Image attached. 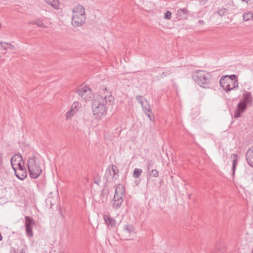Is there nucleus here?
Wrapping results in <instances>:
<instances>
[{
	"mask_svg": "<svg viewBox=\"0 0 253 253\" xmlns=\"http://www.w3.org/2000/svg\"><path fill=\"white\" fill-rule=\"evenodd\" d=\"M153 163H152V162L151 160H148L147 161V166H148V169L149 170L150 169V167H151V166L152 165Z\"/></svg>",
	"mask_w": 253,
	"mask_h": 253,
	"instance_id": "obj_34",
	"label": "nucleus"
},
{
	"mask_svg": "<svg viewBox=\"0 0 253 253\" xmlns=\"http://www.w3.org/2000/svg\"><path fill=\"white\" fill-rule=\"evenodd\" d=\"M85 12L84 7L81 5H78L73 9L72 24L75 27H80L85 22Z\"/></svg>",
	"mask_w": 253,
	"mask_h": 253,
	"instance_id": "obj_3",
	"label": "nucleus"
},
{
	"mask_svg": "<svg viewBox=\"0 0 253 253\" xmlns=\"http://www.w3.org/2000/svg\"><path fill=\"white\" fill-rule=\"evenodd\" d=\"M46 3L51 5L55 9H57L59 7V2L58 0H44Z\"/></svg>",
	"mask_w": 253,
	"mask_h": 253,
	"instance_id": "obj_20",
	"label": "nucleus"
},
{
	"mask_svg": "<svg viewBox=\"0 0 253 253\" xmlns=\"http://www.w3.org/2000/svg\"><path fill=\"white\" fill-rule=\"evenodd\" d=\"M151 113H145V114L149 118L150 121L154 122L155 121V117L153 114H151Z\"/></svg>",
	"mask_w": 253,
	"mask_h": 253,
	"instance_id": "obj_30",
	"label": "nucleus"
},
{
	"mask_svg": "<svg viewBox=\"0 0 253 253\" xmlns=\"http://www.w3.org/2000/svg\"><path fill=\"white\" fill-rule=\"evenodd\" d=\"M241 102H244L246 105L250 106L252 105L253 97L251 92L247 91H245L243 94V100L240 101Z\"/></svg>",
	"mask_w": 253,
	"mask_h": 253,
	"instance_id": "obj_13",
	"label": "nucleus"
},
{
	"mask_svg": "<svg viewBox=\"0 0 253 253\" xmlns=\"http://www.w3.org/2000/svg\"><path fill=\"white\" fill-rule=\"evenodd\" d=\"M25 230L27 235L29 237H32L33 236V233L32 231V226L35 225L36 223L33 218L29 216H25Z\"/></svg>",
	"mask_w": 253,
	"mask_h": 253,
	"instance_id": "obj_9",
	"label": "nucleus"
},
{
	"mask_svg": "<svg viewBox=\"0 0 253 253\" xmlns=\"http://www.w3.org/2000/svg\"><path fill=\"white\" fill-rule=\"evenodd\" d=\"M219 83L220 86L226 92L238 87V82H233V81L229 80H228V81H226L224 79L220 78Z\"/></svg>",
	"mask_w": 253,
	"mask_h": 253,
	"instance_id": "obj_8",
	"label": "nucleus"
},
{
	"mask_svg": "<svg viewBox=\"0 0 253 253\" xmlns=\"http://www.w3.org/2000/svg\"><path fill=\"white\" fill-rule=\"evenodd\" d=\"M150 176L154 177H158L159 176V171H157L156 169H152L150 172Z\"/></svg>",
	"mask_w": 253,
	"mask_h": 253,
	"instance_id": "obj_29",
	"label": "nucleus"
},
{
	"mask_svg": "<svg viewBox=\"0 0 253 253\" xmlns=\"http://www.w3.org/2000/svg\"><path fill=\"white\" fill-rule=\"evenodd\" d=\"M104 220L106 224L110 227H114L116 224V221L110 215L105 214L103 215Z\"/></svg>",
	"mask_w": 253,
	"mask_h": 253,
	"instance_id": "obj_16",
	"label": "nucleus"
},
{
	"mask_svg": "<svg viewBox=\"0 0 253 253\" xmlns=\"http://www.w3.org/2000/svg\"><path fill=\"white\" fill-rule=\"evenodd\" d=\"M169 74H170V73H169V71L168 72H164L162 73V75L161 76V77L163 78L164 76H168V75H169Z\"/></svg>",
	"mask_w": 253,
	"mask_h": 253,
	"instance_id": "obj_35",
	"label": "nucleus"
},
{
	"mask_svg": "<svg viewBox=\"0 0 253 253\" xmlns=\"http://www.w3.org/2000/svg\"><path fill=\"white\" fill-rule=\"evenodd\" d=\"M189 15V11L186 8H179L177 11L176 18L178 20H185Z\"/></svg>",
	"mask_w": 253,
	"mask_h": 253,
	"instance_id": "obj_12",
	"label": "nucleus"
},
{
	"mask_svg": "<svg viewBox=\"0 0 253 253\" xmlns=\"http://www.w3.org/2000/svg\"><path fill=\"white\" fill-rule=\"evenodd\" d=\"M171 13L169 11H167L164 15V18L166 19H170L171 18Z\"/></svg>",
	"mask_w": 253,
	"mask_h": 253,
	"instance_id": "obj_31",
	"label": "nucleus"
},
{
	"mask_svg": "<svg viewBox=\"0 0 253 253\" xmlns=\"http://www.w3.org/2000/svg\"><path fill=\"white\" fill-rule=\"evenodd\" d=\"M243 1H246V2H248V0H242Z\"/></svg>",
	"mask_w": 253,
	"mask_h": 253,
	"instance_id": "obj_38",
	"label": "nucleus"
},
{
	"mask_svg": "<svg viewBox=\"0 0 253 253\" xmlns=\"http://www.w3.org/2000/svg\"><path fill=\"white\" fill-rule=\"evenodd\" d=\"M142 172V170L141 169L135 168L133 171V176L134 178H138L140 176Z\"/></svg>",
	"mask_w": 253,
	"mask_h": 253,
	"instance_id": "obj_25",
	"label": "nucleus"
},
{
	"mask_svg": "<svg viewBox=\"0 0 253 253\" xmlns=\"http://www.w3.org/2000/svg\"><path fill=\"white\" fill-rule=\"evenodd\" d=\"M217 13L221 16H224L227 13H229L228 10L224 7H222L221 8L219 9L218 10Z\"/></svg>",
	"mask_w": 253,
	"mask_h": 253,
	"instance_id": "obj_26",
	"label": "nucleus"
},
{
	"mask_svg": "<svg viewBox=\"0 0 253 253\" xmlns=\"http://www.w3.org/2000/svg\"><path fill=\"white\" fill-rule=\"evenodd\" d=\"M192 79L196 83L202 87H209L211 75L209 72L203 70H196L192 73Z\"/></svg>",
	"mask_w": 253,
	"mask_h": 253,
	"instance_id": "obj_2",
	"label": "nucleus"
},
{
	"mask_svg": "<svg viewBox=\"0 0 253 253\" xmlns=\"http://www.w3.org/2000/svg\"><path fill=\"white\" fill-rule=\"evenodd\" d=\"M76 92L85 101L90 100L93 95L91 89L87 85L80 87L77 89Z\"/></svg>",
	"mask_w": 253,
	"mask_h": 253,
	"instance_id": "obj_5",
	"label": "nucleus"
},
{
	"mask_svg": "<svg viewBox=\"0 0 253 253\" xmlns=\"http://www.w3.org/2000/svg\"><path fill=\"white\" fill-rule=\"evenodd\" d=\"M243 20L245 21H248L250 20H253V12H247L243 14Z\"/></svg>",
	"mask_w": 253,
	"mask_h": 253,
	"instance_id": "obj_22",
	"label": "nucleus"
},
{
	"mask_svg": "<svg viewBox=\"0 0 253 253\" xmlns=\"http://www.w3.org/2000/svg\"><path fill=\"white\" fill-rule=\"evenodd\" d=\"M16 177L19 179L23 180L27 176V172L24 168L14 170Z\"/></svg>",
	"mask_w": 253,
	"mask_h": 253,
	"instance_id": "obj_17",
	"label": "nucleus"
},
{
	"mask_svg": "<svg viewBox=\"0 0 253 253\" xmlns=\"http://www.w3.org/2000/svg\"><path fill=\"white\" fill-rule=\"evenodd\" d=\"M80 105V103L75 102L72 104L71 108L69 111H68L66 114V119H69L77 112L76 107Z\"/></svg>",
	"mask_w": 253,
	"mask_h": 253,
	"instance_id": "obj_15",
	"label": "nucleus"
},
{
	"mask_svg": "<svg viewBox=\"0 0 253 253\" xmlns=\"http://www.w3.org/2000/svg\"><path fill=\"white\" fill-rule=\"evenodd\" d=\"M28 168L30 175L32 178L35 179L38 178L42 172V169L39 164L36 162L35 157H32L29 158L28 161Z\"/></svg>",
	"mask_w": 253,
	"mask_h": 253,
	"instance_id": "obj_4",
	"label": "nucleus"
},
{
	"mask_svg": "<svg viewBox=\"0 0 253 253\" xmlns=\"http://www.w3.org/2000/svg\"><path fill=\"white\" fill-rule=\"evenodd\" d=\"M34 24L37 25L39 27L41 28H45L46 26L45 24L43 23V21L40 19L37 20L34 23Z\"/></svg>",
	"mask_w": 253,
	"mask_h": 253,
	"instance_id": "obj_28",
	"label": "nucleus"
},
{
	"mask_svg": "<svg viewBox=\"0 0 253 253\" xmlns=\"http://www.w3.org/2000/svg\"><path fill=\"white\" fill-rule=\"evenodd\" d=\"M199 22H201V23H202L204 22V21H199Z\"/></svg>",
	"mask_w": 253,
	"mask_h": 253,
	"instance_id": "obj_39",
	"label": "nucleus"
},
{
	"mask_svg": "<svg viewBox=\"0 0 253 253\" xmlns=\"http://www.w3.org/2000/svg\"><path fill=\"white\" fill-rule=\"evenodd\" d=\"M247 105L245 104L244 102H239L236 110L234 114V117L235 118H238L241 117L242 115L244 113L247 109Z\"/></svg>",
	"mask_w": 253,
	"mask_h": 253,
	"instance_id": "obj_11",
	"label": "nucleus"
},
{
	"mask_svg": "<svg viewBox=\"0 0 253 253\" xmlns=\"http://www.w3.org/2000/svg\"><path fill=\"white\" fill-rule=\"evenodd\" d=\"M102 94H98L93 98L91 109L93 115L97 120H101L105 116L108 109L114 104V98L108 92L107 87L103 86Z\"/></svg>",
	"mask_w": 253,
	"mask_h": 253,
	"instance_id": "obj_1",
	"label": "nucleus"
},
{
	"mask_svg": "<svg viewBox=\"0 0 253 253\" xmlns=\"http://www.w3.org/2000/svg\"><path fill=\"white\" fill-rule=\"evenodd\" d=\"M0 45L1 48L5 50L7 49L13 50L15 49L14 46L9 43L0 42Z\"/></svg>",
	"mask_w": 253,
	"mask_h": 253,
	"instance_id": "obj_18",
	"label": "nucleus"
},
{
	"mask_svg": "<svg viewBox=\"0 0 253 253\" xmlns=\"http://www.w3.org/2000/svg\"><path fill=\"white\" fill-rule=\"evenodd\" d=\"M107 196L108 192L104 189L102 190L98 202L102 203L105 202L107 200Z\"/></svg>",
	"mask_w": 253,
	"mask_h": 253,
	"instance_id": "obj_19",
	"label": "nucleus"
},
{
	"mask_svg": "<svg viewBox=\"0 0 253 253\" xmlns=\"http://www.w3.org/2000/svg\"><path fill=\"white\" fill-rule=\"evenodd\" d=\"M208 0H199V1H207Z\"/></svg>",
	"mask_w": 253,
	"mask_h": 253,
	"instance_id": "obj_37",
	"label": "nucleus"
},
{
	"mask_svg": "<svg viewBox=\"0 0 253 253\" xmlns=\"http://www.w3.org/2000/svg\"><path fill=\"white\" fill-rule=\"evenodd\" d=\"M145 99H144V100H143V101H141V102H139V103H140V104H141V105L142 108V107H143V106H144V105L145 104Z\"/></svg>",
	"mask_w": 253,
	"mask_h": 253,
	"instance_id": "obj_36",
	"label": "nucleus"
},
{
	"mask_svg": "<svg viewBox=\"0 0 253 253\" xmlns=\"http://www.w3.org/2000/svg\"><path fill=\"white\" fill-rule=\"evenodd\" d=\"M136 99L139 103L143 100V96L141 95H137L136 96Z\"/></svg>",
	"mask_w": 253,
	"mask_h": 253,
	"instance_id": "obj_32",
	"label": "nucleus"
},
{
	"mask_svg": "<svg viewBox=\"0 0 253 253\" xmlns=\"http://www.w3.org/2000/svg\"><path fill=\"white\" fill-rule=\"evenodd\" d=\"M11 164L14 170L24 168L23 158L20 154H15L12 157Z\"/></svg>",
	"mask_w": 253,
	"mask_h": 253,
	"instance_id": "obj_7",
	"label": "nucleus"
},
{
	"mask_svg": "<svg viewBox=\"0 0 253 253\" xmlns=\"http://www.w3.org/2000/svg\"><path fill=\"white\" fill-rule=\"evenodd\" d=\"M221 78H223L226 81H228V80L233 81V82H238L237 76L235 75H231L230 76H223Z\"/></svg>",
	"mask_w": 253,
	"mask_h": 253,
	"instance_id": "obj_21",
	"label": "nucleus"
},
{
	"mask_svg": "<svg viewBox=\"0 0 253 253\" xmlns=\"http://www.w3.org/2000/svg\"><path fill=\"white\" fill-rule=\"evenodd\" d=\"M110 176H112L113 180H116L119 177V170L115 165H110L106 170L105 177L108 178Z\"/></svg>",
	"mask_w": 253,
	"mask_h": 253,
	"instance_id": "obj_10",
	"label": "nucleus"
},
{
	"mask_svg": "<svg viewBox=\"0 0 253 253\" xmlns=\"http://www.w3.org/2000/svg\"><path fill=\"white\" fill-rule=\"evenodd\" d=\"M232 157H234L235 159L233 160L232 162V171L233 174H234L236 168L238 164V160L237 159L238 155L237 154H233L231 155Z\"/></svg>",
	"mask_w": 253,
	"mask_h": 253,
	"instance_id": "obj_23",
	"label": "nucleus"
},
{
	"mask_svg": "<svg viewBox=\"0 0 253 253\" xmlns=\"http://www.w3.org/2000/svg\"><path fill=\"white\" fill-rule=\"evenodd\" d=\"M246 158L248 164L253 168V146L247 150Z\"/></svg>",
	"mask_w": 253,
	"mask_h": 253,
	"instance_id": "obj_14",
	"label": "nucleus"
},
{
	"mask_svg": "<svg viewBox=\"0 0 253 253\" xmlns=\"http://www.w3.org/2000/svg\"><path fill=\"white\" fill-rule=\"evenodd\" d=\"M134 230V229L133 226L130 224L126 225L125 228V231L128 233L129 234L133 232Z\"/></svg>",
	"mask_w": 253,
	"mask_h": 253,
	"instance_id": "obj_27",
	"label": "nucleus"
},
{
	"mask_svg": "<svg viewBox=\"0 0 253 253\" xmlns=\"http://www.w3.org/2000/svg\"><path fill=\"white\" fill-rule=\"evenodd\" d=\"M142 109L144 113L151 112L150 105L146 99H145V104L143 106Z\"/></svg>",
	"mask_w": 253,
	"mask_h": 253,
	"instance_id": "obj_24",
	"label": "nucleus"
},
{
	"mask_svg": "<svg viewBox=\"0 0 253 253\" xmlns=\"http://www.w3.org/2000/svg\"><path fill=\"white\" fill-rule=\"evenodd\" d=\"M123 186L119 185L116 186L115 189V193L113 200V208L115 209L119 208L123 202L122 195L123 194Z\"/></svg>",
	"mask_w": 253,
	"mask_h": 253,
	"instance_id": "obj_6",
	"label": "nucleus"
},
{
	"mask_svg": "<svg viewBox=\"0 0 253 253\" xmlns=\"http://www.w3.org/2000/svg\"><path fill=\"white\" fill-rule=\"evenodd\" d=\"M2 153L0 151V169L2 165Z\"/></svg>",
	"mask_w": 253,
	"mask_h": 253,
	"instance_id": "obj_33",
	"label": "nucleus"
}]
</instances>
